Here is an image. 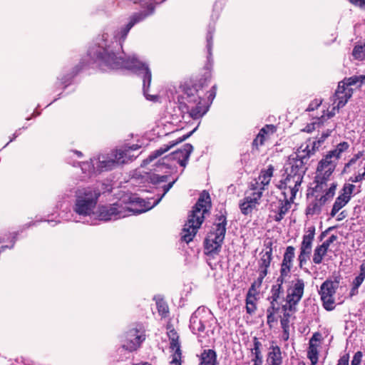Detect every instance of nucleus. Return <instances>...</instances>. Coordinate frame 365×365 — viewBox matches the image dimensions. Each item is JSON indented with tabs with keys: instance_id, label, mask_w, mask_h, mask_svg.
I'll return each mask as SVG.
<instances>
[{
	"instance_id": "obj_1",
	"label": "nucleus",
	"mask_w": 365,
	"mask_h": 365,
	"mask_svg": "<svg viewBox=\"0 0 365 365\" xmlns=\"http://www.w3.org/2000/svg\"><path fill=\"white\" fill-rule=\"evenodd\" d=\"M205 82V79H200L195 83L186 81L180 86L182 93L178 97V108L182 113H188L194 120L201 118L209 110V105L200 94Z\"/></svg>"
},
{
	"instance_id": "obj_2",
	"label": "nucleus",
	"mask_w": 365,
	"mask_h": 365,
	"mask_svg": "<svg viewBox=\"0 0 365 365\" xmlns=\"http://www.w3.org/2000/svg\"><path fill=\"white\" fill-rule=\"evenodd\" d=\"M175 182V180H173L163 185V193L158 199L153 200V202L150 201L146 202L143 199H138V202H139L142 207L140 209H133L129 207L126 205H124L121 202H117L110 205H101L98 207L97 211L98 218V220L103 221L116 220L129 216L130 213L140 214L145 212L157 205L163 197V196L173 187Z\"/></svg>"
},
{
	"instance_id": "obj_3",
	"label": "nucleus",
	"mask_w": 365,
	"mask_h": 365,
	"mask_svg": "<svg viewBox=\"0 0 365 365\" xmlns=\"http://www.w3.org/2000/svg\"><path fill=\"white\" fill-rule=\"evenodd\" d=\"M212 207L211 199L208 192L203 190L196 204L187 217L181 232V239L186 243L191 242L196 235L198 229L205 220V215L209 212Z\"/></svg>"
},
{
	"instance_id": "obj_4",
	"label": "nucleus",
	"mask_w": 365,
	"mask_h": 365,
	"mask_svg": "<svg viewBox=\"0 0 365 365\" xmlns=\"http://www.w3.org/2000/svg\"><path fill=\"white\" fill-rule=\"evenodd\" d=\"M101 192L96 187H85L76 192L73 210L79 215L88 216L93 212Z\"/></svg>"
},
{
	"instance_id": "obj_5",
	"label": "nucleus",
	"mask_w": 365,
	"mask_h": 365,
	"mask_svg": "<svg viewBox=\"0 0 365 365\" xmlns=\"http://www.w3.org/2000/svg\"><path fill=\"white\" fill-rule=\"evenodd\" d=\"M315 145L316 143H314L313 149H310L309 144L306 145L302 144L295 153V156L289 158L288 163L284 166L285 173L304 178L310 156L315 153Z\"/></svg>"
},
{
	"instance_id": "obj_6",
	"label": "nucleus",
	"mask_w": 365,
	"mask_h": 365,
	"mask_svg": "<svg viewBox=\"0 0 365 365\" xmlns=\"http://www.w3.org/2000/svg\"><path fill=\"white\" fill-rule=\"evenodd\" d=\"M217 222L214 225L212 230L208 234L205 241L206 255L217 254L221 248L226 232L227 220L223 214L217 217Z\"/></svg>"
},
{
	"instance_id": "obj_7",
	"label": "nucleus",
	"mask_w": 365,
	"mask_h": 365,
	"mask_svg": "<svg viewBox=\"0 0 365 365\" xmlns=\"http://www.w3.org/2000/svg\"><path fill=\"white\" fill-rule=\"evenodd\" d=\"M337 163L327 154L319 162L317 168V175L314 178L315 187L308 192V196L313 195L314 192H322L327 186V182L332 175Z\"/></svg>"
},
{
	"instance_id": "obj_8",
	"label": "nucleus",
	"mask_w": 365,
	"mask_h": 365,
	"mask_svg": "<svg viewBox=\"0 0 365 365\" xmlns=\"http://www.w3.org/2000/svg\"><path fill=\"white\" fill-rule=\"evenodd\" d=\"M215 323L216 319L209 309L205 307H198L190 317V329L194 334L200 338L205 329ZM199 341L202 342V341L199 339Z\"/></svg>"
},
{
	"instance_id": "obj_9",
	"label": "nucleus",
	"mask_w": 365,
	"mask_h": 365,
	"mask_svg": "<svg viewBox=\"0 0 365 365\" xmlns=\"http://www.w3.org/2000/svg\"><path fill=\"white\" fill-rule=\"evenodd\" d=\"M192 150L193 147L191 144H185L182 149H179L160 159L156 164L155 171H161L164 168L171 169L174 165L173 161H176L179 165L185 168L187 164Z\"/></svg>"
},
{
	"instance_id": "obj_10",
	"label": "nucleus",
	"mask_w": 365,
	"mask_h": 365,
	"mask_svg": "<svg viewBox=\"0 0 365 365\" xmlns=\"http://www.w3.org/2000/svg\"><path fill=\"white\" fill-rule=\"evenodd\" d=\"M146 339L145 330L142 325H137L128 330L121 339V347L129 351H137Z\"/></svg>"
},
{
	"instance_id": "obj_11",
	"label": "nucleus",
	"mask_w": 365,
	"mask_h": 365,
	"mask_svg": "<svg viewBox=\"0 0 365 365\" xmlns=\"http://www.w3.org/2000/svg\"><path fill=\"white\" fill-rule=\"evenodd\" d=\"M336 189V184L332 183L329 188L326 190L325 193L321 196L317 194L319 192H314L313 195H307L308 198L310 197H314V198L309 202L305 210L306 215H319L322 212V207L334 197Z\"/></svg>"
},
{
	"instance_id": "obj_12",
	"label": "nucleus",
	"mask_w": 365,
	"mask_h": 365,
	"mask_svg": "<svg viewBox=\"0 0 365 365\" xmlns=\"http://www.w3.org/2000/svg\"><path fill=\"white\" fill-rule=\"evenodd\" d=\"M259 187V182L255 181L250 185V189L246 191L245 196L240 203V208L243 215L250 214L252 210L259 205L262 192Z\"/></svg>"
},
{
	"instance_id": "obj_13",
	"label": "nucleus",
	"mask_w": 365,
	"mask_h": 365,
	"mask_svg": "<svg viewBox=\"0 0 365 365\" xmlns=\"http://www.w3.org/2000/svg\"><path fill=\"white\" fill-rule=\"evenodd\" d=\"M339 282L327 279L320 286L319 294L323 307L327 311H332L335 308L334 295L338 289Z\"/></svg>"
},
{
	"instance_id": "obj_14",
	"label": "nucleus",
	"mask_w": 365,
	"mask_h": 365,
	"mask_svg": "<svg viewBox=\"0 0 365 365\" xmlns=\"http://www.w3.org/2000/svg\"><path fill=\"white\" fill-rule=\"evenodd\" d=\"M294 257L295 248L293 246H288L284 253L280 267V275L277 280L278 287L276 291L278 292V294L281 292L282 285L291 272Z\"/></svg>"
},
{
	"instance_id": "obj_15",
	"label": "nucleus",
	"mask_w": 365,
	"mask_h": 365,
	"mask_svg": "<svg viewBox=\"0 0 365 365\" xmlns=\"http://www.w3.org/2000/svg\"><path fill=\"white\" fill-rule=\"evenodd\" d=\"M315 236V227H309L303 235L302 242L300 245V252L298 256L299 266L302 268L305 264L312 252V243Z\"/></svg>"
},
{
	"instance_id": "obj_16",
	"label": "nucleus",
	"mask_w": 365,
	"mask_h": 365,
	"mask_svg": "<svg viewBox=\"0 0 365 365\" xmlns=\"http://www.w3.org/2000/svg\"><path fill=\"white\" fill-rule=\"evenodd\" d=\"M304 281L302 279L297 278L293 282V285L288 289L286 301L291 309L295 306L302 299L304 290Z\"/></svg>"
},
{
	"instance_id": "obj_17",
	"label": "nucleus",
	"mask_w": 365,
	"mask_h": 365,
	"mask_svg": "<svg viewBox=\"0 0 365 365\" xmlns=\"http://www.w3.org/2000/svg\"><path fill=\"white\" fill-rule=\"evenodd\" d=\"M140 148V145L134 144L131 146H125L123 148L116 150L112 153V156L115 158L118 165L128 163L133 161L138 157V155L133 153Z\"/></svg>"
},
{
	"instance_id": "obj_18",
	"label": "nucleus",
	"mask_w": 365,
	"mask_h": 365,
	"mask_svg": "<svg viewBox=\"0 0 365 365\" xmlns=\"http://www.w3.org/2000/svg\"><path fill=\"white\" fill-rule=\"evenodd\" d=\"M353 93L354 89L352 88H346V86L339 82L337 88L333 96V105L336 104L337 110H339L347 103Z\"/></svg>"
},
{
	"instance_id": "obj_19",
	"label": "nucleus",
	"mask_w": 365,
	"mask_h": 365,
	"mask_svg": "<svg viewBox=\"0 0 365 365\" xmlns=\"http://www.w3.org/2000/svg\"><path fill=\"white\" fill-rule=\"evenodd\" d=\"M322 340V334L319 331L314 332L309 341L307 357L311 361L312 365H316L319 359V350L320 342Z\"/></svg>"
},
{
	"instance_id": "obj_20",
	"label": "nucleus",
	"mask_w": 365,
	"mask_h": 365,
	"mask_svg": "<svg viewBox=\"0 0 365 365\" xmlns=\"http://www.w3.org/2000/svg\"><path fill=\"white\" fill-rule=\"evenodd\" d=\"M197 128V127L195 128L192 130H191L188 133L185 134V135H183L181 137H179L178 138V140H173V141L170 142L169 145H164L162 147H160L159 149L155 150L154 152H153L149 155V157L145 160H144V163H148L153 161L154 159L157 158L158 157H159V156L162 155L163 154H164L165 152L168 151L171 148H173L175 145H177V144H178V143L185 140L190 136H191V135L194 132H195Z\"/></svg>"
},
{
	"instance_id": "obj_21",
	"label": "nucleus",
	"mask_w": 365,
	"mask_h": 365,
	"mask_svg": "<svg viewBox=\"0 0 365 365\" xmlns=\"http://www.w3.org/2000/svg\"><path fill=\"white\" fill-rule=\"evenodd\" d=\"M94 162L97 173L110 170L118 165L112 154L110 157L105 155H98L97 158H94Z\"/></svg>"
},
{
	"instance_id": "obj_22",
	"label": "nucleus",
	"mask_w": 365,
	"mask_h": 365,
	"mask_svg": "<svg viewBox=\"0 0 365 365\" xmlns=\"http://www.w3.org/2000/svg\"><path fill=\"white\" fill-rule=\"evenodd\" d=\"M199 365H219L217 355L214 349H204L200 356Z\"/></svg>"
},
{
	"instance_id": "obj_23",
	"label": "nucleus",
	"mask_w": 365,
	"mask_h": 365,
	"mask_svg": "<svg viewBox=\"0 0 365 365\" xmlns=\"http://www.w3.org/2000/svg\"><path fill=\"white\" fill-rule=\"evenodd\" d=\"M170 348L174 353L172 355L171 365H181V350L180 345L178 341V336L173 337L170 340Z\"/></svg>"
},
{
	"instance_id": "obj_24",
	"label": "nucleus",
	"mask_w": 365,
	"mask_h": 365,
	"mask_svg": "<svg viewBox=\"0 0 365 365\" xmlns=\"http://www.w3.org/2000/svg\"><path fill=\"white\" fill-rule=\"evenodd\" d=\"M285 174L286 178L279 182L280 186H287L289 188L297 189V190H299L303 178L297 175Z\"/></svg>"
},
{
	"instance_id": "obj_25",
	"label": "nucleus",
	"mask_w": 365,
	"mask_h": 365,
	"mask_svg": "<svg viewBox=\"0 0 365 365\" xmlns=\"http://www.w3.org/2000/svg\"><path fill=\"white\" fill-rule=\"evenodd\" d=\"M350 198L351 197L349 195H346L345 194L339 195L336 198L333 205L331 211L330 212L331 217H334L336 213L348 203Z\"/></svg>"
},
{
	"instance_id": "obj_26",
	"label": "nucleus",
	"mask_w": 365,
	"mask_h": 365,
	"mask_svg": "<svg viewBox=\"0 0 365 365\" xmlns=\"http://www.w3.org/2000/svg\"><path fill=\"white\" fill-rule=\"evenodd\" d=\"M272 249L271 247L269 248L262 256L260 259V267L261 271L259 277L261 279L264 278L267 274V269L270 264V262L272 260Z\"/></svg>"
},
{
	"instance_id": "obj_27",
	"label": "nucleus",
	"mask_w": 365,
	"mask_h": 365,
	"mask_svg": "<svg viewBox=\"0 0 365 365\" xmlns=\"http://www.w3.org/2000/svg\"><path fill=\"white\" fill-rule=\"evenodd\" d=\"M272 176V167L270 165L267 170L262 171L257 179H255L250 184L255 181L259 182V187H262L261 191L264 190V187L269 184Z\"/></svg>"
},
{
	"instance_id": "obj_28",
	"label": "nucleus",
	"mask_w": 365,
	"mask_h": 365,
	"mask_svg": "<svg viewBox=\"0 0 365 365\" xmlns=\"http://www.w3.org/2000/svg\"><path fill=\"white\" fill-rule=\"evenodd\" d=\"M349 148V145L347 142L344 141L339 143L336 148L328 152V155H331V158L338 163L340 159L341 153L346 151Z\"/></svg>"
},
{
	"instance_id": "obj_29",
	"label": "nucleus",
	"mask_w": 365,
	"mask_h": 365,
	"mask_svg": "<svg viewBox=\"0 0 365 365\" xmlns=\"http://www.w3.org/2000/svg\"><path fill=\"white\" fill-rule=\"evenodd\" d=\"M277 187L281 190L282 200H287L293 202L296 197V194L298 192L297 189L289 188L287 186H280V183L277 185Z\"/></svg>"
},
{
	"instance_id": "obj_30",
	"label": "nucleus",
	"mask_w": 365,
	"mask_h": 365,
	"mask_svg": "<svg viewBox=\"0 0 365 365\" xmlns=\"http://www.w3.org/2000/svg\"><path fill=\"white\" fill-rule=\"evenodd\" d=\"M336 127V125H334L331 129H328L326 133H323L321 137L317 140L312 141L311 139H309L304 145H306L309 144V148L313 149V143H316V145L314 148L316 150L321 145V144L324 143L326 138H327L331 135V132L335 130Z\"/></svg>"
},
{
	"instance_id": "obj_31",
	"label": "nucleus",
	"mask_w": 365,
	"mask_h": 365,
	"mask_svg": "<svg viewBox=\"0 0 365 365\" xmlns=\"http://www.w3.org/2000/svg\"><path fill=\"white\" fill-rule=\"evenodd\" d=\"M328 250L323 248L322 246L318 245L316 247L314 251V255H313V262L316 264H319L322 262L323 257L327 255Z\"/></svg>"
},
{
	"instance_id": "obj_32",
	"label": "nucleus",
	"mask_w": 365,
	"mask_h": 365,
	"mask_svg": "<svg viewBox=\"0 0 365 365\" xmlns=\"http://www.w3.org/2000/svg\"><path fill=\"white\" fill-rule=\"evenodd\" d=\"M81 170L83 173L91 175L93 173H97L96 165L94 162V158L91 159L89 162H83L80 164Z\"/></svg>"
},
{
	"instance_id": "obj_33",
	"label": "nucleus",
	"mask_w": 365,
	"mask_h": 365,
	"mask_svg": "<svg viewBox=\"0 0 365 365\" xmlns=\"http://www.w3.org/2000/svg\"><path fill=\"white\" fill-rule=\"evenodd\" d=\"M279 201L281 202L278 213L279 216L275 217V220H280L282 219L283 215L289 210L291 203L293 202L292 201H289L287 200H282V197L279 198Z\"/></svg>"
},
{
	"instance_id": "obj_34",
	"label": "nucleus",
	"mask_w": 365,
	"mask_h": 365,
	"mask_svg": "<svg viewBox=\"0 0 365 365\" xmlns=\"http://www.w3.org/2000/svg\"><path fill=\"white\" fill-rule=\"evenodd\" d=\"M351 54L355 60H365V43L362 45H356Z\"/></svg>"
},
{
	"instance_id": "obj_35",
	"label": "nucleus",
	"mask_w": 365,
	"mask_h": 365,
	"mask_svg": "<svg viewBox=\"0 0 365 365\" xmlns=\"http://www.w3.org/2000/svg\"><path fill=\"white\" fill-rule=\"evenodd\" d=\"M359 76H353L349 78H344L342 81H339L346 88H351L352 86H356L357 88L361 86Z\"/></svg>"
},
{
	"instance_id": "obj_36",
	"label": "nucleus",
	"mask_w": 365,
	"mask_h": 365,
	"mask_svg": "<svg viewBox=\"0 0 365 365\" xmlns=\"http://www.w3.org/2000/svg\"><path fill=\"white\" fill-rule=\"evenodd\" d=\"M260 346L261 343L255 337L254 339V347L252 349V354L255 355V359H252L254 363L261 362L262 364Z\"/></svg>"
},
{
	"instance_id": "obj_37",
	"label": "nucleus",
	"mask_w": 365,
	"mask_h": 365,
	"mask_svg": "<svg viewBox=\"0 0 365 365\" xmlns=\"http://www.w3.org/2000/svg\"><path fill=\"white\" fill-rule=\"evenodd\" d=\"M324 118L325 116L322 115L320 118H317L314 122L307 124L303 130L307 133H312L316 129V126L319 128L324 124Z\"/></svg>"
},
{
	"instance_id": "obj_38",
	"label": "nucleus",
	"mask_w": 365,
	"mask_h": 365,
	"mask_svg": "<svg viewBox=\"0 0 365 365\" xmlns=\"http://www.w3.org/2000/svg\"><path fill=\"white\" fill-rule=\"evenodd\" d=\"M256 300L255 296L246 297V310L248 314H252L256 310Z\"/></svg>"
},
{
	"instance_id": "obj_39",
	"label": "nucleus",
	"mask_w": 365,
	"mask_h": 365,
	"mask_svg": "<svg viewBox=\"0 0 365 365\" xmlns=\"http://www.w3.org/2000/svg\"><path fill=\"white\" fill-rule=\"evenodd\" d=\"M156 305L159 314L163 317H167V314L169 312V309L166 302L161 299L156 301Z\"/></svg>"
},
{
	"instance_id": "obj_40",
	"label": "nucleus",
	"mask_w": 365,
	"mask_h": 365,
	"mask_svg": "<svg viewBox=\"0 0 365 365\" xmlns=\"http://www.w3.org/2000/svg\"><path fill=\"white\" fill-rule=\"evenodd\" d=\"M267 135V131L266 130V128H263L260 130L259 133L255 138L253 141V145L258 147L259 145H262L264 141L266 139V136Z\"/></svg>"
},
{
	"instance_id": "obj_41",
	"label": "nucleus",
	"mask_w": 365,
	"mask_h": 365,
	"mask_svg": "<svg viewBox=\"0 0 365 365\" xmlns=\"http://www.w3.org/2000/svg\"><path fill=\"white\" fill-rule=\"evenodd\" d=\"M214 28H209L207 34V48L208 51V55H212V38H213V32H214Z\"/></svg>"
},
{
	"instance_id": "obj_42",
	"label": "nucleus",
	"mask_w": 365,
	"mask_h": 365,
	"mask_svg": "<svg viewBox=\"0 0 365 365\" xmlns=\"http://www.w3.org/2000/svg\"><path fill=\"white\" fill-rule=\"evenodd\" d=\"M168 179V175H160L156 173H153L150 176V180L154 184H158L160 182H166Z\"/></svg>"
},
{
	"instance_id": "obj_43",
	"label": "nucleus",
	"mask_w": 365,
	"mask_h": 365,
	"mask_svg": "<svg viewBox=\"0 0 365 365\" xmlns=\"http://www.w3.org/2000/svg\"><path fill=\"white\" fill-rule=\"evenodd\" d=\"M269 299L272 300L270 301L271 306L267 310V312H269L267 315V323L270 325V327H272V323L274 322V315L271 311V309L274 311V294L271 297H269Z\"/></svg>"
},
{
	"instance_id": "obj_44",
	"label": "nucleus",
	"mask_w": 365,
	"mask_h": 365,
	"mask_svg": "<svg viewBox=\"0 0 365 365\" xmlns=\"http://www.w3.org/2000/svg\"><path fill=\"white\" fill-rule=\"evenodd\" d=\"M322 99H314L312 101L308 106L307 108L306 109V111H313L316 109H317L322 104Z\"/></svg>"
},
{
	"instance_id": "obj_45",
	"label": "nucleus",
	"mask_w": 365,
	"mask_h": 365,
	"mask_svg": "<svg viewBox=\"0 0 365 365\" xmlns=\"http://www.w3.org/2000/svg\"><path fill=\"white\" fill-rule=\"evenodd\" d=\"M364 155L363 151H359L358 153L355 154L347 163L345 164L344 168H349L351 165L356 163V162Z\"/></svg>"
},
{
	"instance_id": "obj_46",
	"label": "nucleus",
	"mask_w": 365,
	"mask_h": 365,
	"mask_svg": "<svg viewBox=\"0 0 365 365\" xmlns=\"http://www.w3.org/2000/svg\"><path fill=\"white\" fill-rule=\"evenodd\" d=\"M363 356V354L361 351H359L356 352L353 356L351 360V365H360L361 362V359Z\"/></svg>"
},
{
	"instance_id": "obj_47",
	"label": "nucleus",
	"mask_w": 365,
	"mask_h": 365,
	"mask_svg": "<svg viewBox=\"0 0 365 365\" xmlns=\"http://www.w3.org/2000/svg\"><path fill=\"white\" fill-rule=\"evenodd\" d=\"M336 240L337 236L335 235H332L327 240H325L321 245L322 246L323 248L324 247L328 250L330 245L335 242Z\"/></svg>"
},
{
	"instance_id": "obj_48",
	"label": "nucleus",
	"mask_w": 365,
	"mask_h": 365,
	"mask_svg": "<svg viewBox=\"0 0 365 365\" xmlns=\"http://www.w3.org/2000/svg\"><path fill=\"white\" fill-rule=\"evenodd\" d=\"M365 279V275L359 274L352 282V285L360 287Z\"/></svg>"
},
{
	"instance_id": "obj_49",
	"label": "nucleus",
	"mask_w": 365,
	"mask_h": 365,
	"mask_svg": "<svg viewBox=\"0 0 365 365\" xmlns=\"http://www.w3.org/2000/svg\"><path fill=\"white\" fill-rule=\"evenodd\" d=\"M354 187L355 186L352 184L345 185L343 188V194H345L346 195H349L351 197V194L354 191Z\"/></svg>"
},
{
	"instance_id": "obj_50",
	"label": "nucleus",
	"mask_w": 365,
	"mask_h": 365,
	"mask_svg": "<svg viewBox=\"0 0 365 365\" xmlns=\"http://www.w3.org/2000/svg\"><path fill=\"white\" fill-rule=\"evenodd\" d=\"M217 86L215 85L212 87L208 93L207 100L211 103L216 96Z\"/></svg>"
},
{
	"instance_id": "obj_51",
	"label": "nucleus",
	"mask_w": 365,
	"mask_h": 365,
	"mask_svg": "<svg viewBox=\"0 0 365 365\" xmlns=\"http://www.w3.org/2000/svg\"><path fill=\"white\" fill-rule=\"evenodd\" d=\"M349 356L344 354L338 360L336 365H349Z\"/></svg>"
},
{
	"instance_id": "obj_52",
	"label": "nucleus",
	"mask_w": 365,
	"mask_h": 365,
	"mask_svg": "<svg viewBox=\"0 0 365 365\" xmlns=\"http://www.w3.org/2000/svg\"><path fill=\"white\" fill-rule=\"evenodd\" d=\"M364 178V173H359V175H357L354 177H351L349 179V180L351 181L352 182H358L361 181Z\"/></svg>"
},
{
	"instance_id": "obj_53",
	"label": "nucleus",
	"mask_w": 365,
	"mask_h": 365,
	"mask_svg": "<svg viewBox=\"0 0 365 365\" xmlns=\"http://www.w3.org/2000/svg\"><path fill=\"white\" fill-rule=\"evenodd\" d=\"M277 351H278V354L280 355L281 353H280V349H279V346H275V362H274V364L280 365L282 363V359L280 357H277Z\"/></svg>"
},
{
	"instance_id": "obj_54",
	"label": "nucleus",
	"mask_w": 365,
	"mask_h": 365,
	"mask_svg": "<svg viewBox=\"0 0 365 365\" xmlns=\"http://www.w3.org/2000/svg\"><path fill=\"white\" fill-rule=\"evenodd\" d=\"M359 287L354 286V285L351 284V289L350 292H349V296L351 297L358 294V293H359V291H358Z\"/></svg>"
},
{
	"instance_id": "obj_55",
	"label": "nucleus",
	"mask_w": 365,
	"mask_h": 365,
	"mask_svg": "<svg viewBox=\"0 0 365 365\" xmlns=\"http://www.w3.org/2000/svg\"><path fill=\"white\" fill-rule=\"evenodd\" d=\"M351 4L360 7H364L365 6V0H353Z\"/></svg>"
},
{
	"instance_id": "obj_56",
	"label": "nucleus",
	"mask_w": 365,
	"mask_h": 365,
	"mask_svg": "<svg viewBox=\"0 0 365 365\" xmlns=\"http://www.w3.org/2000/svg\"><path fill=\"white\" fill-rule=\"evenodd\" d=\"M336 109L337 110V108L336 107V104H334L332 110L327 113V119L332 118L335 115V110ZM325 120H326V118H324V121Z\"/></svg>"
},
{
	"instance_id": "obj_57",
	"label": "nucleus",
	"mask_w": 365,
	"mask_h": 365,
	"mask_svg": "<svg viewBox=\"0 0 365 365\" xmlns=\"http://www.w3.org/2000/svg\"><path fill=\"white\" fill-rule=\"evenodd\" d=\"M256 289L255 288V284H252L251 287L249 289L247 296H255L256 295Z\"/></svg>"
},
{
	"instance_id": "obj_58",
	"label": "nucleus",
	"mask_w": 365,
	"mask_h": 365,
	"mask_svg": "<svg viewBox=\"0 0 365 365\" xmlns=\"http://www.w3.org/2000/svg\"><path fill=\"white\" fill-rule=\"evenodd\" d=\"M359 274L365 275V260L362 262L359 267Z\"/></svg>"
},
{
	"instance_id": "obj_59",
	"label": "nucleus",
	"mask_w": 365,
	"mask_h": 365,
	"mask_svg": "<svg viewBox=\"0 0 365 365\" xmlns=\"http://www.w3.org/2000/svg\"><path fill=\"white\" fill-rule=\"evenodd\" d=\"M335 227H329L327 230H326L324 232H322L320 235V240H322L324 237L325 235H327V233L328 232H329L330 230H333Z\"/></svg>"
},
{
	"instance_id": "obj_60",
	"label": "nucleus",
	"mask_w": 365,
	"mask_h": 365,
	"mask_svg": "<svg viewBox=\"0 0 365 365\" xmlns=\"http://www.w3.org/2000/svg\"><path fill=\"white\" fill-rule=\"evenodd\" d=\"M269 360H270L269 365H274V356H272V352H269Z\"/></svg>"
},
{
	"instance_id": "obj_61",
	"label": "nucleus",
	"mask_w": 365,
	"mask_h": 365,
	"mask_svg": "<svg viewBox=\"0 0 365 365\" xmlns=\"http://www.w3.org/2000/svg\"><path fill=\"white\" fill-rule=\"evenodd\" d=\"M359 76V79L361 80L360 81L361 85H362L364 83H365V75H361Z\"/></svg>"
},
{
	"instance_id": "obj_62",
	"label": "nucleus",
	"mask_w": 365,
	"mask_h": 365,
	"mask_svg": "<svg viewBox=\"0 0 365 365\" xmlns=\"http://www.w3.org/2000/svg\"><path fill=\"white\" fill-rule=\"evenodd\" d=\"M74 153L78 155V157L81 158L83 156V154L81 151H74Z\"/></svg>"
},
{
	"instance_id": "obj_63",
	"label": "nucleus",
	"mask_w": 365,
	"mask_h": 365,
	"mask_svg": "<svg viewBox=\"0 0 365 365\" xmlns=\"http://www.w3.org/2000/svg\"><path fill=\"white\" fill-rule=\"evenodd\" d=\"M265 245L267 246V247L270 245H272V242L271 240H269L267 242H265Z\"/></svg>"
},
{
	"instance_id": "obj_64",
	"label": "nucleus",
	"mask_w": 365,
	"mask_h": 365,
	"mask_svg": "<svg viewBox=\"0 0 365 365\" xmlns=\"http://www.w3.org/2000/svg\"><path fill=\"white\" fill-rule=\"evenodd\" d=\"M266 127H267V128L271 129V130L274 128V126L272 125H267Z\"/></svg>"
}]
</instances>
